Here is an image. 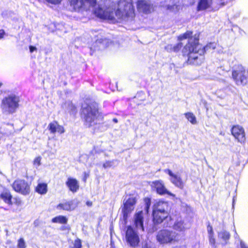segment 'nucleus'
<instances>
[{
    "mask_svg": "<svg viewBox=\"0 0 248 248\" xmlns=\"http://www.w3.org/2000/svg\"><path fill=\"white\" fill-rule=\"evenodd\" d=\"M29 49H30V51L32 53V52H33L34 50H36L37 49L36 47H35V46H30L29 47Z\"/></svg>",
    "mask_w": 248,
    "mask_h": 248,
    "instance_id": "obj_40",
    "label": "nucleus"
},
{
    "mask_svg": "<svg viewBox=\"0 0 248 248\" xmlns=\"http://www.w3.org/2000/svg\"><path fill=\"white\" fill-rule=\"evenodd\" d=\"M86 204L88 206H91L92 205V202H90V201H88L87 202H86Z\"/></svg>",
    "mask_w": 248,
    "mask_h": 248,
    "instance_id": "obj_43",
    "label": "nucleus"
},
{
    "mask_svg": "<svg viewBox=\"0 0 248 248\" xmlns=\"http://www.w3.org/2000/svg\"><path fill=\"white\" fill-rule=\"evenodd\" d=\"M231 132L237 141L241 143L246 141V134L244 128L239 125H234L231 129Z\"/></svg>",
    "mask_w": 248,
    "mask_h": 248,
    "instance_id": "obj_10",
    "label": "nucleus"
},
{
    "mask_svg": "<svg viewBox=\"0 0 248 248\" xmlns=\"http://www.w3.org/2000/svg\"><path fill=\"white\" fill-rule=\"evenodd\" d=\"M0 197L6 203L8 204H12V196L9 193H2L0 195Z\"/></svg>",
    "mask_w": 248,
    "mask_h": 248,
    "instance_id": "obj_28",
    "label": "nucleus"
},
{
    "mask_svg": "<svg viewBox=\"0 0 248 248\" xmlns=\"http://www.w3.org/2000/svg\"><path fill=\"white\" fill-rule=\"evenodd\" d=\"M81 248V242L78 239L75 240L74 243V247L72 248Z\"/></svg>",
    "mask_w": 248,
    "mask_h": 248,
    "instance_id": "obj_33",
    "label": "nucleus"
},
{
    "mask_svg": "<svg viewBox=\"0 0 248 248\" xmlns=\"http://www.w3.org/2000/svg\"><path fill=\"white\" fill-rule=\"evenodd\" d=\"M19 98L15 95H11L3 99L0 107L3 113L11 114L15 112L18 107Z\"/></svg>",
    "mask_w": 248,
    "mask_h": 248,
    "instance_id": "obj_5",
    "label": "nucleus"
},
{
    "mask_svg": "<svg viewBox=\"0 0 248 248\" xmlns=\"http://www.w3.org/2000/svg\"><path fill=\"white\" fill-rule=\"evenodd\" d=\"M2 84L0 83V87L1 86Z\"/></svg>",
    "mask_w": 248,
    "mask_h": 248,
    "instance_id": "obj_46",
    "label": "nucleus"
},
{
    "mask_svg": "<svg viewBox=\"0 0 248 248\" xmlns=\"http://www.w3.org/2000/svg\"><path fill=\"white\" fill-rule=\"evenodd\" d=\"M78 202L71 201L59 203L57 206V209L58 210L71 211L74 210L78 206Z\"/></svg>",
    "mask_w": 248,
    "mask_h": 248,
    "instance_id": "obj_15",
    "label": "nucleus"
},
{
    "mask_svg": "<svg viewBox=\"0 0 248 248\" xmlns=\"http://www.w3.org/2000/svg\"><path fill=\"white\" fill-rule=\"evenodd\" d=\"M98 115V110L96 104H84L82 105L81 117L84 119L87 126L89 127L94 124Z\"/></svg>",
    "mask_w": 248,
    "mask_h": 248,
    "instance_id": "obj_3",
    "label": "nucleus"
},
{
    "mask_svg": "<svg viewBox=\"0 0 248 248\" xmlns=\"http://www.w3.org/2000/svg\"><path fill=\"white\" fill-rule=\"evenodd\" d=\"M156 239L160 244L174 243L179 240L178 233L168 229H163L158 232Z\"/></svg>",
    "mask_w": 248,
    "mask_h": 248,
    "instance_id": "obj_4",
    "label": "nucleus"
},
{
    "mask_svg": "<svg viewBox=\"0 0 248 248\" xmlns=\"http://www.w3.org/2000/svg\"><path fill=\"white\" fill-rule=\"evenodd\" d=\"M36 191L40 194H45L47 191V186L45 183H39L36 187Z\"/></svg>",
    "mask_w": 248,
    "mask_h": 248,
    "instance_id": "obj_24",
    "label": "nucleus"
},
{
    "mask_svg": "<svg viewBox=\"0 0 248 248\" xmlns=\"http://www.w3.org/2000/svg\"><path fill=\"white\" fill-rule=\"evenodd\" d=\"M150 185L152 188L155 190L159 195L168 194L173 197L175 196L174 194L167 190L162 180H159L153 181L151 182Z\"/></svg>",
    "mask_w": 248,
    "mask_h": 248,
    "instance_id": "obj_9",
    "label": "nucleus"
},
{
    "mask_svg": "<svg viewBox=\"0 0 248 248\" xmlns=\"http://www.w3.org/2000/svg\"><path fill=\"white\" fill-rule=\"evenodd\" d=\"M67 221V218L63 216H58L52 219V222L53 223L66 224Z\"/></svg>",
    "mask_w": 248,
    "mask_h": 248,
    "instance_id": "obj_25",
    "label": "nucleus"
},
{
    "mask_svg": "<svg viewBox=\"0 0 248 248\" xmlns=\"http://www.w3.org/2000/svg\"><path fill=\"white\" fill-rule=\"evenodd\" d=\"M248 76V70L242 65H238L232 72V77L237 85L246 83Z\"/></svg>",
    "mask_w": 248,
    "mask_h": 248,
    "instance_id": "obj_6",
    "label": "nucleus"
},
{
    "mask_svg": "<svg viewBox=\"0 0 248 248\" xmlns=\"http://www.w3.org/2000/svg\"><path fill=\"white\" fill-rule=\"evenodd\" d=\"M188 228V227L181 218H178L173 225V229L179 232H185Z\"/></svg>",
    "mask_w": 248,
    "mask_h": 248,
    "instance_id": "obj_19",
    "label": "nucleus"
},
{
    "mask_svg": "<svg viewBox=\"0 0 248 248\" xmlns=\"http://www.w3.org/2000/svg\"><path fill=\"white\" fill-rule=\"evenodd\" d=\"M185 115L187 120L192 124H197V121L196 116L192 112H186Z\"/></svg>",
    "mask_w": 248,
    "mask_h": 248,
    "instance_id": "obj_26",
    "label": "nucleus"
},
{
    "mask_svg": "<svg viewBox=\"0 0 248 248\" xmlns=\"http://www.w3.org/2000/svg\"><path fill=\"white\" fill-rule=\"evenodd\" d=\"M235 232H236V231ZM234 237L235 238H239V236H238V234L236 233V232H235V234L234 235Z\"/></svg>",
    "mask_w": 248,
    "mask_h": 248,
    "instance_id": "obj_45",
    "label": "nucleus"
},
{
    "mask_svg": "<svg viewBox=\"0 0 248 248\" xmlns=\"http://www.w3.org/2000/svg\"><path fill=\"white\" fill-rule=\"evenodd\" d=\"M46 0L49 3L56 4H58V3H60V2L62 0Z\"/></svg>",
    "mask_w": 248,
    "mask_h": 248,
    "instance_id": "obj_37",
    "label": "nucleus"
},
{
    "mask_svg": "<svg viewBox=\"0 0 248 248\" xmlns=\"http://www.w3.org/2000/svg\"><path fill=\"white\" fill-rule=\"evenodd\" d=\"M12 187L16 191L23 195H27L30 192V186L24 180H17L15 181L13 184Z\"/></svg>",
    "mask_w": 248,
    "mask_h": 248,
    "instance_id": "obj_8",
    "label": "nucleus"
},
{
    "mask_svg": "<svg viewBox=\"0 0 248 248\" xmlns=\"http://www.w3.org/2000/svg\"><path fill=\"white\" fill-rule=\"evenodd\" d=\"M17 246L18 248H26V243L23 238H21L18 240Z\"/></svg>",
    "mask_w": 248,
    "mask_h": 248,
    "instance_id": "obj_31",
    "label": "nucleus"
},
{
    "mask_svg": "<svg viewBox=\"0 0 248 248\" xmlns=\"http://www.w3.org/2000/svg\"><path fill=\"white\" fill-rule=\"evenodd\" d=\"M154 221L157 224L161 223L168 216V213H160L157 211H153Z\"/></svg>",
    "mask_w": 248,
    "mask_h": 248,
    "instance_id": "obj_23",
    "label": "nucleus"
},
{
    "mask_svg": "<svg viewBox=\"0 0 248 248\" xmlns=\"http://www.w3.org/2000/svg\"><path fill=\"white\" fill-rule=\"evenodd\" d=\"M41 157L40 156L36 157L33 161V164L34 165H35L36 167H38L41 164Z\"/></svg>",
    "mask_w": 248,
    "mask_h": 248,
    "instance_id": "obj_34",
    "label": "nucleus"
},
{
    "mask_svg": "<svg viewBox=\"0 0 248 248\" xmlns=\"http://www.w3.org/2000/svg\"><path fill=\"white\" fill-rule=\"evenodd\" d=\"M70 5L75 10L92 7L94 14L99 18L112 22L117 19L133 18L135 9L132 0H119L117 4L107 0L103 4L96 5V0H69Z\"/></svg>",
    "mask_w": 248,
    "mask_h": 248,
    "instance_id": "obj_1",
    "label": "nucleus"
},
{
    "mask_svg": "<svg viewBox=\"0 0 248 248\" xmlns=\"http://www.w3.org/2000/svg\"><path fill=\"white\" fill-rule=\"evenodd\" d=\"M150 206V202L148 201V202H146V206L145 208L147 211H148V209H149Z\"/></svg>",
    "mask_w": 248,
    "mask_h": 248,
    "instance_id": "obj_42",
    "label": "nucleus"
},
{
    "mask_svg": "<svg viewBox=\"0 0 248 248\" xmlns=\"http://www.w3.org/2000/svg\"><path fill=\"white\" fill-rule=\"evenodd\" d=\"M192 34V32L191 31H187L185 33L183 34V35H180L178 37L179 39L180 40L186 39V38H189L191 36Z\"/></svg>",
    "mask_w": 248,
    "mask_h": 248,
    "instance_id": "obj_30",
    "label": "nucleus"
},
{
    "mask_svg": "<svg viewBox=\"0 0 248 248\" xmlns=\"http://www.w3.org/2000/svg\"><path fill=\"white\" fill-rule=\"evenodd\" d=\"M165 49L168 51H173V46L172 45H168L165 46Z\"/></svg>",
    "mask_w": 248,
    "mask_h": 248,
    "instance_id": "obj_39",
    "label": "nucleus"
},
{
    "mask_svg": "<svg viewBox=\"0 0 248 248\" xmlns=\"http://www.w3.org/2000/svg\"><path fill=\"white\" fill-rule=\"evenodd\" d=\"M164 171L169 175L170 176V180L171 183L180 189L183 188L184 183L179 174L174 173L170 169H165L164 170Z\"/></svg>",
    "mask_w": 248,
    "mask_h": 248,
    "instance_id": "obj_12",
    "label": "nucleus"
},
{
    "mask_svg": "<svg viewBox=\"0 0 248 248\" xmlns=\"http://www.w3.org/2000/svg\"><path fill=\"white\" fill-rule=\"evenodd\" d=\"M240 245L241 248H248V246L242 240H239Z\"/></svg>",
    "mask_w": 248,
    "mask_h": 248,
    "instance_id": "obj_38",
    "label": "nucleus"
},
{
    "mask_svg": "<svg viewBox=\"0 0 248 248\" xmlns=\"http://www.w3.org/2000/svg\"><path fill=\"white\" fill-rule=\"evenodd\" d=\"M217 44L215 43H210L207 45L203 49L202 45L199 44L198 39L196 38H190L189 39L188 44H187L183 49L185 54L188 56V60H197L199 59L200 62L197 63H201L203 60L202 54L204 51L209 49H214L217 47Z\"/></svg>",
    "mask_w": 248,
    "mask_h": 248,
    "instance_id": "obj_2",
    "label": "nucleus"
},
{
    "mask_svg": "<svg viewBox=\"0 0 248 248\" xmlns=\"http://www.w3.org/2000/svg\"><path fill=\"white\" fill-rule=\"evenodd\" d=\"M126 238L127 242L132 247H137L140 242V239L138 234L131 226H128L127 228Z\"/></svg>",
    "mask_w": 248,
    "mask_h": 248,
    "instance_id": "obj_11",
    "label": "nucleus"
},
{
    "mask_svg": "<svg viewBox=\"0 0 248 248\" xmlns=\"http://www.w3.org/2000/svg\"><path fill=\"white\" fill-rule=\"evenodd\" d=\"M212 0H200L198 3L197 10L202 11L211 7L212 4Z\"/></svg>",
    "mask_w": 248,
    "mask_h": 248,
    "instance_id": "obj_20",
    "label": "nucleus"
},
{
    "mask_svg": "<svg viewBox=\"0 0 248 248\" xmlns=\"http://www.w3.org/2000/svg\"><path fill=\"white\" fill-rule=\"evenodd\" d=\"M5 32L4 30H0V38H2L3 37Z\"/></svg>",
    "mask_w": 248,
    "mask_h": 248,
    "instance_id": "obj_41",
    "label": "nucleus"
},
{
    "mask_svg": "<svg viewBox=\"0 0 248 248\" xmlns=\"http://www.w3.org/2000/svg\"><path fill=\"white\" fill-rule=\"evenodd\" d=\"M63 108L67 109L69 112L74 111L76 109L75 107L71 102L65 103L63 106Z\"/></svg>",
    "mask_w": 248,
    "mask_h": 248,
    "instance_id": "obj_29",
    "label": "nucleus"
},
{
    "mask_svg": "<svg viewBox=\"0 0 248 248\" xmlns=\"http://www.w3.org/2000/svg\"><path fill=\"white\" fill-rule=\"evenodd\" d=\"M112 121L115 123H118V120L116 118H113Z\"/></svg>",
    "mask_w": 248,
    "mask_h": 248,
    "instance_id": "obj_44",
    "label": "nucleus"
},
{
    "mask_svg": "<svg viewBox=\"0 0 248 248\" xmlns=\"http://www.w3.org/2000/svg\"><path fill=\"white\" fill-rule=\"evenodd\" d=\"M230 237L229 232L225 230H222L218 232V238L223 239L225 242L230 239Z\"/></svg>",
    "mask_w": 248,
    "mask_h": 248,
    "instance_id": "obj_27",
    "label": "nucleus"
},
{
    "mask_svg": "<svg viewBox=\"0 0 248 248\" xmlns=\"http://www.w3.org/2000/svg\"><path fill=\"white\" fill-rule=\"evenodd\" d=\"M48 129L52 134H55L56 132L62 134L65 131L63 127L59 125L56 121L50 123L48 125Z\"/></svg>",
    "mask_w": 248,
    "mask_h": 248,
    "instance_id": "obj_18",
    "label": "nucleus"
},
{
    "mask_svg": "<svg viewBox=\"0 0 248 248\" xmlns=\"http://www.w3.org/2000/svg\"><path fill=\"white\" fill-rule=\"evenodd\" d=\"M66 185L68 187L70 191L75 193L76 192L79 188V183L78 181L72 177H69L66 182Z\"/></svg>",
    "mask_w": 248,
    "mask_h": 248,
    "instance_id": "obj_17",
    "label": "nucleus"
},
{
    "mask_svg": "<svg viewBox=\"0 0 248 248\" xmlns=\"http://www.w3.org/2000/svg\"><path fill=\"white\" fill-rule=\"evenodd\" d=\"M168 208L167 203L163 202H159L155 205L153 211H157L160 213H168L166 210Z\"/></svg>",
    "mask_w": 248,
    "mask_h": 248,
    "instance_id": "obj_21",
    "label": "nucleus"
},
{
    "mask_svg": "<svg viewBox=\"0 0 248 248\" xmlns=\"http://www.w3.org/2000/svg\"><path fill=\"white\" fill-rule=\"evenodd\" d=\"M137 9L139 12L148 14L153 10V5L149 0H138Z\"/></svg>",
    "mask_w": 248,
    "mask_h": 248,
    "instance_id": "obj_13",
    "label": "nucleus"
},
{
    "mask_svg": "<svg viewBox=\"0 0 248 248\" xmlns=\"http://www.w3.org/2000/svg\"><path fill=\"white\" fill-rule=\"evenodd\" d=\"M208 236L209 239V242L213 248H216L217 245L216 244V239L214 236V232L212 227L210 225L207 226Z\"/></svg>",
    "mask_w": 248,
    "mask_h": 248,
    "instance_id": "obj_22",
    "label": "nucleus"
},
{
    "mask_svg": "<svg viewBox=\"0 0 248 248\" xmlns=\"http://www.w3.org/2000/svg\"><path fill=\"white\" fill-rule=\"evenodd\" d=\"M167 14L175 15L182 9V5L179 0H171L170 3L165 6Z\"/></svg>",
    "mask_w": 248,
    "mask_h": 248,
    "instance_id": "obj_14",
    "label": "nucleus"
},
{
    "mask_svg": "<svg viewBox=\"0 0 248 248\" xmlns=\"http://www.w3.org/2000/svg\"><path fill=\"white\" fill-rule=\"evenodd\" d=\"M134 225L137 230L144 231L143 228V213L140 211L134 216Z\"/></svg>",
    "mask_w": 248,
    "mask_h": 248,
    "instance_id": "obj_16",
    "label": "nucleus"
},
{
    "mask_svg": "<svg viewBox=\"0 0 248 248\" xmlns=\"http://www.w3.org/2000/svg\"><path fill=\"white\" fill-rule=\"evenodd\" d=\"M114 160L107 161L104 163L103 167L105 169H107L108 168H110L113 166V165L114 164Z\"/></svg>",
    "mask_w": 248,
    "mask_h": 248,
    "instance_id": "obj_32",
    "label": "nucleus"
},
{
    "mask_svg": "<svg viewBox=\"0 0 248 248\" xmlns=\"http://www.w3.org/2000/svg\"><path fill=\"white\" fill-rule=\"evenodd\" d=\"M137 199L134 195H126L123 201L124 207L122 208L124 218L126 219L128 215L134 209Z\"/></svg>",
    "mask_w": 248,
    "mask_h": 248,
    "instance_id": "obj_7",
    "label": "nucleus"
},
{
    "mask_svg": "<svg viewBox=\"0 0 248 248\" xmlns=\"http://www.w3.org/2000/svg\"><path fill=\"white\" fill-rule=\"evenodd\" d=\"M60 230L69 232L70 230V227L69 225H63L60 228Z\"/></svg>",
    "mask_w": 248,
    "mask_h": 248,
    "instance_id": "obj_35",
    "label": "nucleus"
},
{
    "mask_svg": "<svg viewBox=\"0 0 248 248\" xmlns=\"http://www.w3.org/2000/svg\"><path fill=\"white\" fill-rule=\"evenodd\" d=\"M182 46V43H180L173 46V51L174 52L178 51Z\"/></svg>",
    "mask_w": 248,
    "mask_h": 248,
    "instance_id": "obj_36",
    "label": "nucleus"
}]
</instances>
